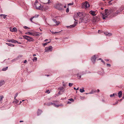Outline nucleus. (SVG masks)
Returning a JSON list of instances; mask_svg holds the SVG:
<instances>
[{"label":"nucleus","mask_w":124,"mask_h":124,"mask_svg":"<svg viewBox=\"0 0 124 124\" xmlns=\"http://www.w3.org/2000/svg\"><path fill=\"white\" fill-rule=\"evenodd\" d=\"M23 122V121H20V122Z\"/></svg>","instance_id":"obj_55"},{"label":"nucleus","mask_w":124,"mask_h":124,"mask_svg":"<svg viewBox=\"0 0 124 124\" xmlns=\"http://www.w3.org/2000/svg\"><path fill=\"white\" fill-rule=\"evenodd\" d=\"M77 76L78 77H79L80 78H81V75H79V74H77Z\"/></svg>","instance_id":"obj_46"},{"label":"nucleus","mask_w":124,"mask_h":124,"mask_svg":"<svg viewBox=\"0 0 124 124\" xmlns=\"http://www.w3.org/2000/svg\"><path fill=\"white\" fill-rule=\"evenodd\" d=\"M74 4V3L73 2H72L71 3H69L68 4V6H69L71 5H72Z\"/></svg>","instance_id":"obj_26"},{"label":"nucleus","mask_w":124,"mask_h":124,"mask_svg":"<svg viewBox=\"0 0 124 124\" xmlns=\"http://www.w3.org/2000/svg\"><path fill=\"white\" fill-rule=\"evenodd\" d=\"M118 103V101H117L116 102V103L115 104H113V105H115L116 104H117V103Z\"/></svg>","instance_id":"obj_49"},{"label":"nucleus","mask_w":124,"mask_h":124,"mask_svg":"<svg viewBox=\"0 0 124 124\" xmlns=\"http://www.w3.org/2000/svg\"><path fill=\"white\" fill-rule=\"evenodd\" d=\"M69 100L70 101H72V102H73L74 101V100L72 98H71V99H69Z\"/></svg>","instance_id":"obj_35"},{"label":"nucleus","mask_w":124,"mask_h":124,"mask_svg":"<svg viewBox=\"0 0 124 124\" xmlns=\"http://www.w3.org/2000/svg\"><path fill=\"white\" fill-rule=\"evenodd\" d=\"M23 37L24 39L27 40L28 41L30 42H33L34 40V39L32 38L27 36H24Z\"/></svg>","instance_id":"obj_4"},{"label":"nucleus","mask_w":124,"mask_h":124,"mask_svg":"<svg viewBox=\"0 0 124 124\" xmlns=\"http://www.w3.org/2000/svg\"><path fill=\"white\" fill-rule=\"evenodd\" d=\"M7 41L9 42H12L15 43H18L17 41L13 39L11 40H7Z\"/></svg>","instance_id":"obj_9"},{"label":"nucleus","mask_w":124,"mask_h":124,"mask_svg":"<svg viewBox=\"0 0 124 124\" xmlns=\"http://www.w3.org/2000/svg\"><path fill=\"white\" fill-rule=\"evenodd\" d=\"M74 89L75 90H76V88L75 87L74 88Z\"/></svg>","instance_id":"obj_56"},{"label":"nucleus","mask_w":124,"mask_h":124,"mask_svg":"<svg viewBox=\"0 0 124 124\" xmlns=\"http://www.w3.org/2000/svg\"><path fill=\"white\" fill-rule=\"evenodd\" d=\"M73 85V84H72L71 83H69V85L70 87L71 86H72Z\"/></svg>","instance_id":"obj_37"},{"label":"nucleus","mask_w":124,"mask_h":124,"mask_svg":"<svg viewBox=\"0 0 124 124\" xmlns=\"http://www.w3.org/2000/svg\"><path fill=\"white\" fill-rule=\"evenodd\" d=\"M107 66H109V67H110V66H111V65L110 64H107Z\"/></svg>","instance_id":"obj_45"},{"label":"nucleus","mask_w":124,"mask_h":124,"mask_svg":"<svg viewBox=\"0 0 124 124\" xmlns=\"http://www.w3.org/2000/svg\"><path fill=\"white\" fill-rule=\"evenodd\" d=\"M8 67H7L5 68H4L2 69V70L3 71H6V70H7L8 69Z\"/></svg>","instance_id":"obj_21"},{"label":"nucleus","mask_w":124,"mask_h":124,"mask_svg":"<svg viewBox=\"0 0 124 124\" xmlns=\"http://www.w3.org/2000/svg\"><path fill=\"white\" fill-rule=\"evenodd\" d=\"M90 5L89 4L88 2L87 1H86L85 2L83 3L82 5V8L85 9L90 7Z\"/></svg>","instance_id":"obj_3"},{"label":"nucleus","mask_w":124,"mask_h":124,"mask_svg":"<svg viewBox=\"0 0 124 124\" xmlns=\"http://www.w3.org/2000/svg\"><path fill=\"white\" fill-rule=\"evenodd\" d=\"M112 34L111 33H109L108 34V35L107 36H110Z\"/></svg>","instance_id":"obj_42"},{"label":"nucleus","mask_w":124,"mask_h":124,"mask_svg":"<svg viewBox=\"0 0 124 124\" xmlns=\"http://www.w3.org/2000/svg\"><path fill=\"white\" fill-rule=\"evenodd\" d=\"M120 11L119 10L117 11L116 12V14L115 15V14H114V15L115 16H116L118 14L120 13Z\"/></svg>","instance_id":"obj_25"},{"label":"nucleus","mask_w":124,"mask_h":124,"mask_svg":"<svg viewBox=\"0 0 124 124\" xmlns=\"http://www.w3.org/2000/svg\"><path fill=\"white\" fill-rule=\"evenodd\" d=\"M117 96V94L116 93H113L110 95V97H112L114 96Z\"/></svg>","instance_id":"obj_20"},{"label":"nucleus","mask_w":124,"mask_h":124,"mask_svg":"<svg viewBox=\"0 0 124 124\" xmlns=\"http://www.w3.org/2000/svg\"><path fill=\"white\" fill-rule=\"evenodd\" d=\"M64 89V88L63 87H61L60 88V91H62Z\"/></svg>","instance_id":"obj_41"},{"label":"nucleus","mask_w":124,"mask_h":124,"mask_svg":"<svg viewBox=\"0 0 124 124\" xmlns=\"http://www.w3.org/2000/svg\"><path fill=\"white\" fill-rule=\"evenodd\" d=\"M38 16L39 15H36L34 16H33L32 17L33 18H37L38 17Z\"/></svg>","instance_id":"obj_28"},{"label":"nucleus","mask_w":124,"mask_h":124,"mask_svg":"<svg viewBox=\"0 0 124 124\" xmlns=\"http://www.w3.org/2000/svg\"><path fill=\"white\" fill-rule=\"evenodd\" d=\"M50 41H49V42H47V43H44V44H43V46H45L48 43H49L50 42Z\"/></svg>","instance_id":"obj_29"},{"label":"nucleus","mask_w":124,"mask_h":124,"mask_svg":"<svg viewBox=\"0 0 124 124\" xmlns=\"http://www.w3.org/2000/svg\"><path fill=\"white\" fill-rule=\"evenodd\" d=\"M6 44L7 45H8L9 46H14V45L12 44L11 43H6Z\"/></svg>","instance_id":"obj_17"},{"label":"nucleus","mask_w":124,"mask_h":124,"mask_svg":"<svg viewBox=\"0 0 124 124\" xmlns=\"http://www.w3.org/2000/svg\"><path fill=\"white\" fill-rule=\"evenodd\" d=\"M15 100V101H14V102H15L16 103H17L19 102V101L17 100L16 99Z\"/></svg>","instance_id":"obj_31"},{"label":"nucleus","mask_w":124,"mask_h":124,"mask_svg":"<svg viewBox=\"0 0 124 124\" xmlns=\"http://www.w3.org/2000/svg\"><path fill=\"white\" fill-rule=\"evenodd\" d=\"M88 16L85 14H83L81 13H78L75 15L74 17L75 18H78L79 21L81 22L87 23L89 22L90 20V18Z\"/></svg>","instance_id":"obj_1"},{"label":"nucleus","mask_w":124,"mask_h":124,"mask_svg":"<svg viewBox=\"0 0 124 124\" xmlns=\"http://www.w3.org/2000/svg\"><path fill=\"white\" fill-rule=\"evenodd\" d=\"M77 23L76 22L75 23H74L73 24L71 25L70 26V28H73L75 27Z\"/></svg>","instance_id":"obj_14"},{"label":"nucleus","mask_w":124,"mask_h":124,"mask_svg":"<svg viewBox=\"0 0 124 124\" xmlns=\"http://www.w3.org/2000/svg\"><path fill=\"white\" fill-rule=\"evenodd\" d=\"M37 59V58L36 57H34V58L32 59V60L33 62L35 61H36Z\"/></svg>","instance_id":"obj_23"},{"label":"nucleus","mask_w":124,"mask_h":124,"mask_svg":"<svg viewBox=\"0 0 124 124\" xmlns=\"http://www.w3.org/2000/svg\"><path fill=\"white\" fill-rule=\"evenodd\" d=\"M6 16L7 15H3L2 14L0 15V16L3 17V18H5L6 17Z\"/></svg>","instance_id":"obj_19"},{"label":"nucleus","mask_w":124,"mask_h":124,"mask_svg":"<svg viewBox=\"0 0 124 124\" xmlns=\"http://www.w3.org/2000/svg\"><path fill=\"white\" fill-rule=\"evenodd\" d=\"M102 60L101 58H99V60Z\"/></svg>","instance_id":"obj_61"},{"label":"nucleus","mask_w":124,"mask_h":124,"mask_svg":"<svg viewBox=\"0 0 124 124\" xmlns=\"http://www.w3.org/2000/svg\"><path fill=\"white\" fill-rule=\"evenodd\" d=\"M42 112V111L41 110L39 109L38 110L37 114L38 116H39L41 114Z\"/></svg>","instance_id":"obj_13"},{"label":"nucleus","mask_w":124,"mask_h":124,"mask_svg":"<svg viewBox=\"0 0 124 124\" xmlns=\"http://www.w3.org/2000/svg\"><path fill=\"white\" fill-rule=\"evenodd\" d=\"M45 93H47L48 94L50 93L49 91V90H46V91L45 92Z\"/></svg>","instance_id":"obj_34"},{"label":"nucleus","mask_w":124,"mask_h":124,"mask_svg":"<svg viewBox=\"0 0 124 124\" xmlns=\"http://www.w3.org/2000/svg\"><path fill=\"white\" fill-rule=\"evenodd\" d=\"M96 59V58L95 55H93L92 57L91 60L93 63H95Z\"/></svg>","instance_id":"obj_8"},{"label":"nucleus","mask_w":124,"mask_h":124,"mask_svg":"<svg viewBox=\"0 0 124 124\" xmlns=\"http://www.w3.org/2000/svg\"><path fill=\"white\" fill-rule=\"evenodd\" d=\"M47 40H48V39H46V40H45V41H47Z\"/></svg>","instance_id":"obj_59"},{"label":"nucleus","mask_w":124,"mask_h":124,"mask_svg":"<svg viewBox=\"0 0 124 124\" xmlns=\"http://www.w3.org/2000/svg\"><path fill=\"white\" fill-rule=\"evenodd\" d=\"M5 83V82L3 80L0 81V87L1 86Z\"/></svg>","instance_id":"obj_11"},{"label":"nucleus","mask_w":124,"mask_h":124,"mask_svg":"<svg viewBox=\"0 0 124 124\" xmlns=\"http://www.w3.org/2000/svg\"><path fill=\"white\" fill-rule=\"evenodd\" d=\"M42 3L45 4H48L51 2L50 0H40Z\"/></svg>","instance_id":"obj_7"},{"label":"nucleus","mask_w":124,"mask_h":124,"mask_svg":"<svg viewBox=\"0 0 124 124\" xmlns=\"http://www.w3.org/2000/svg\"><path fill=\"white\" fill-rule=\"evenodd\" d=\"M33 19V18L32 17L31 18V19H30V20L32 22H33L32 21V19Z\"/></svg>","instance_id":"obj_44"},{"label":"nucleus","mask_w":124,"mask_h":124,"mask_svg":"<svg viewBox=\"0 0 124 124\" xmlns=\"http://www.w3.org/2000/svg\"><path fill=\"white\" fill-rule=\"evenodd\" d=\"M38 3V1L37 0H36V1H35V4H37V3Z\"/></svg>","instance_id":"obj_39"},{"label":"nucleus","mask_w":124,"mask_h":124,"mask_svg":"<svg viewBox=\"0 0 124 124\" xmlns=\"http://www.w3.org/2000/svg\"><path fill=\"white\" fill-rule=\"evenodd\" d=\"M36 9L40 10H42L43 7L39 3H37L35 5Z\"/></svg>","instance_id":"obj_5"},{"label":"nucleus","mask_w":124,"mask_h":124,"mask_svg":"<svg viewBox=\"0 0 124 124\" xmlns=\"http://www.w3.org/2000/svg\"><path fill=\"white\" fill-rule=\"evenodd\" d=\"M69 11V9L68 8L66 9V12L67 13H68Z\"/></svg>","instance_id":"obj_36"},{"label":"nucleus","mask_w":124,"mask_h":124,"mask_svg":"<svg viewBox=\"0 0 124 124\" xmlns=\"http://www.w3.org/2000/svg\"><path fill=\"white\" fill-rule=\"evenodd\" d=\"M39 33L40 34V35H41L42 34V33H39L36 32V36H39L40 35L39 34Z\"/></svg>","instance_id":"obj_27"},{"label":"nucleus","mask_w":124,"mask_h":124,"mask_svg":"<svg viewBox=\"0 0 124 124\" xmlns=\"http://www.w3.org/2000/svg\"><path fill=\"white\" fill-rule=\"evenodd\" d=\"M51 31V32L53 34H55L56 33H58V32H60V31H59V32H54L53 31Z\"/></svg>","instance_id":"obj_33"},{"label":"nucleus","mask_w":124,"mask_h":124,"mask_svg":"<svg viewBox=\"0 0 124 124\" xmlns=\"http://www.w3.org/2000/svg\"><path fill=\"white\" fill-rule=\"evenodd\" d=\"M50 75H46V77H48Z\"/></svg>","instance_id":"obj_50"},{"label":"nucleus","mask_w":124,"mask_h":124,"mask_svg":"<svg viewBox=\"0 0 124 124\" xmlns=\"http://www.w3.org/2000/svg\"><path fill=\"white\" fill-rule=\"evenodd\" d=\"M79 89V87H78L77 89H76V90H78Z\"/></svg>","instance_id":"obj_57"},{"label":"nucleus","mask_w":124,"mask_h":124,"mask_svg":"<svg viewBox=\"0 0 124 124\" xmlns=\"http://www.w3.org/2000/svg\"><path fill=\"white\" fill-rule=\"evenodd\" d=\"M82 89H80L79 90L80 92L81 93H83L85 91L84 90V87L82 88Z\"/></svg>","instance_id":"obj_18"},{"label":"nucleus","mask_w":124,"mask_h":124,"mask_svg":"<svg viewBox=\"0 0 124 124\" xmlns=\"http://www.w3.org/2000/svg\"><path fill=\"white\" fill-rule=\"evenodd\" d=\"M32 33H33L30 32H27L25 34H27L28 35H32Z\"/></svg>","instance_id":"obj_22"},{"label":"nucleus","mask_w":124,"mask_h":124,"mask_svg":"<svg viewBox=\"0 0 124 124\" xmlns=\"http://www.w3.org/2000/svg\"><path fill=\"white\" fill-rule=\"evenodd\" d=\"M58 6H60V5H61V6L62 5L61 4H58Z\"/></svg>","instance_id":"obj_54"},{"label":"nucleus","mask_w":124,"mask_h":124,"mask_svg":"<svg viewBox=\"0 0 124 124\" xmlns=\"http://www.w3.org/2000/svg\"><path fill=\"white\" fill-rule=\"evenodd\" d=\"M99 91H100V90L99 89H98L97 90V92H99Z\"/></svg>","instance_id":"obj_53"},{"label":"nucleus","mask_w":124,"mask_h":124,"mask_svg":"<svg viewBox=\"0 0 124 124\" xmlns=\"http://www.w3.org/2000/svg\"><path fill=\"white\" fill-rule=\"evenodd\" d=\"M108 32H104V34L106 36H107L108 35Z\"/></svg>","instance_id":"obj_38"},{"label":"nucleus","mask_w":124,"mask_h":124,"mask_svg":"<svg viewBox=\"0 0 124 124\" xmlns=\"http://www.w3.org/2000/svg\"><path fill=\"white\" fill-rule=\"evenodd\" d=\"M101 14L102 15L103 19H105L106 17H107L108 15L109 14L108 10V9H105L104 13H101Z\"/></svg>","instance_id":"obj_2"},{"label":"nucleus","mask_w":124,"mask_h":124,"mask_svg":"<svg viewBox=\"0 0 124 124\" xmlns=\"http://www.w3.org/2000/svg\"><path fill=\"white\" fill-rule=\"evenodd\" d=\"M105 60L106 61H108V60Z\"/></svg>","instance_id":"obj_62"},{"label":"nucleus","mask_w":124,"mask_h":124,"mask_svg":"<svg viewBox=\"0 0 124 124\" xmlns=\"http://www.w3.org/2000/svg\"><path fill=\"white\" fill-rule=\"evenodd\" d=\"M36 33H32V36H36Z\"/></svg>","instance_id":"obj_40"},{"label":"nucleus","mask_w":124,"mask_h":124,"mask_svg":"<svg viewBox=\"0 0 124 124\" xmlns=\"http://www.w3.org/2000/svg\"><path fill=\"white\" fill-rule=\"evenodd\" d=\"M10 30L11 32H15L17 31V29L16 28L14 27L13 28V29H10Z\"/></svg>","instance_id":"obj_12"},{"label":"nucleus","mask_w":124,"mask_h":124,"mask_svg":"<svg viewBox=\"0 0 124 124\" xmlns=\"http://www.w3.org/2000/svg\"><path fill=\"white\" fill-rule=\"evenodd\" d=\"M53 21L55 23H57V24L58 25L59 24V23H60V22L59 21H56V20H55V19H53Z\"/></svg>","instance_id":"obj_16"},{"label":"nucleus","mask_w":124,"mask_h":124,"mask_svg":"<svg viewBox=\"0 0 124 124\" xmlns=\"http://www.w3.org/2000/svg\"><path fill=\"white\" fill-rule=\"evenodd\" d=\"M89 13L93 16H94L96 15V14H95L96 12L95 11L91 10L90 11Z\"/></svg>","instance_id":"obj_10"},{"label":"nucleus","mask_w":124,"mask_h":124,"mask_svg":"<svg viewBox=\"0 0 124 124\" xmlns=\"http://www.w3.org/2000/svg\"><path fill=\"white\" fill-rule=\"evenodd\" d=\"M55 106L56 107H58L59 106V105H55Z\"/></svg>","instance_id":"obj_52"},{"label":"nucleus","mask_w":124,"mask_h":124,"mask_svg":"<svg viewBox=\"0 0 124 124\" xmlns=\"http://www.w3.org/2000/svg\"><path fill=\"white\" fill-rule=\"evenodd\" d=\"M52 47L50 46L48 47H46L45 48V52H48L49 51H51L52 50Z\"/></svg>","instance_id":"obj_6"},{"label":"nucleus","mask_w":124,"mask_h":124,"mask_svg":"<svg viewBox=\"0 0 124 124\" xmlns=\"http://www.w3.org/2000/svg\"><path fill=\"white\" fill-rule=\"evenodd\" d=\"M27 62V60H26L24 61L23 62V63H26V62Z\"/></svg>","instance_id":"obj_48"},{"label":"nucleus","mask_w":124,"mask_h":124,"mask_svg":"<svg viewBox=\"0 0 124 124\" xmlns=\"http://www.w3.org/2000/svg\"><path fill=\"white\" fill-rule=\"evenodd\" d=\"M101 61L102 62H103V63H104V64H105V62H104V61H103L102 60H101Z\"/></svg>","instance_id":"obj_47"},{"label":"nucleus","mask_w":124,"mask_h":124,"mask_svg":"<svg viewBox=\"0 0 124 124\" xmlns=\"http://www.w3.org/2000/svg\"><path fill=\"white\" fill-rule=\"evenodd\" d=\"M18 95V93H16V94L15 95V97H14V99L15 100V99L16 97Z\"/></svg>","instance_id":"obj_30"},{"label":"nucleus","mask_w":124,"mask_h":124,"mask_svg":"<svg viewBox=\"0 0 124 124\" xmlns=\"http://www.w3.org/2000/svg\"><path fill=\"white\" fill-rule=\"evenodd\" d=\"M63 86H65V85L63 84Z\"/></svg>","instance_id":"obj_64"},{"label":"nucleus","mask_w":124,"mask_h":124,"mask_svg":"<svg viewBox=\"0 0 124 124\" xmlns=\"http://www.w3.org/2000/svg\"><path fill=\"white\" fill-rule=\"evenodd\" d=\"M64 8H66V6L65 5V6H64Z\"/></svg>","instance_id":"obj_58"},{"label":"nucleus","mask_w":124,"mask_h":124,"mask_svg":"<svg viewBox=\"0 0 124 124\" xmlns=\"http://www.w3.org/2000/svg\"><path fill=\"white\" fill-rule=\"evenodd\" d=\"M67 103H68V104H70L71 103V102H70L69 101H68L67 102Z\"/></svg>","instance_id":"obj_51"},{"label":"nucleus","mask_w":124,"mask_h":124,"mask_svg":"<svg viewBox=\"0 0 124 124\" xmlns=\"http://www.w3.org/2000/svg\"><path fill=\"white\" fill-rule=\"evenodd\" d=\"M119 97V98H121L122 96V92L121 91H120L118 93Z\"/></svg>","instance_id":"obj_15"},{"label":"nucleus","mask_w":124,"mask_h":124,"mask_svg":"<svg viewBox=\"0 0 124 124\" xmlns=\"http://www.w3.org/2000/svg\"><path fill=\"white\" fill-rule=\"evenodd\" d=\"M4 97L3 96L1 95L0 96V102L2 100V99Z\"/></svg>","instance_id":"obj_24"},{"label":"nucleus","mask_w":124,"mask_h":124,"mask_svg":"<svg viewBox=\"0 0 124 124\" xmlns=\"http://www.w3.org/2000/svg\"><path fill=\"white\" fill-rule=\"evenodd\" d=\"M53 104V103H52V102H50L49 103H47V105H48V106H49L50 105H52Z\"/></svg>","instance_id":"obj_32"},{"label":"nucleus","mask_w":124,"mask_h":124,"mask_svg":"<svg viewBox=\"0 0 124 124\" xmlns=\"http://www.w3.org/2000/svg\"><path fill=\"white\" fill-rule=\"evenodd\" d=\"M23 27L25 29H27L28 28L29 29L28 27L26 26H24Z\"/></svg>","instance_id":"obj_43"},{"label":"nucleus","mask_w":124,"mask_h":124,"mask_svg":"<svg viewBox=\"0 0 124 124\" xmlns=\"http://www.w3.org/2000/svg\"><path fill=\"white\" fill-rule=\"evenodd\" d=\"M58 93H59V94H61V93H60V92H59Z\"/></svg>","instance_id":"obj_60"},{"label":"nucleus","mask_w":124,"mask_h":124,"mask_svg":"<svg viewBox=\"0 0 124 124\" xmlns=\"http://www.w3.org/2000/svg\"><path fill=\"white\" fill-rule=\"evenodd\" d=\"M101 9H102V10H103V8H101Z\"/></svg>","instance_id":"obj_63"}]
</instances>
